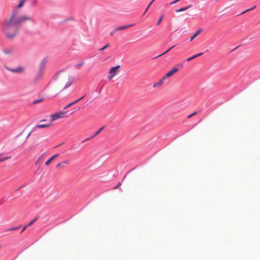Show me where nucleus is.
<instances>
[{
  "mask_svg": "<svg viewBox=\"0 0 260 260\" xmlns=\"http://www.w3.org/2000/svg\"><path fill=\"white\" fill-rule=\"evenodd\" d=\"M74 82V78L69 73L60 71L54 77V87L55 90L60 92L69 87Z\"/></svg>",
  "mask_w": 260,
  "mask_h": 260,
  "instance_id": "f257e3e1",
  "label": "nucleus"
},
{
  "mask_svg": "<svg viewBox=\"0 0 260 260\" xmlns=\"http://www.w3.org/2000/svg\"><path fill=\"white\" fill-rule=\"evenodd\" d=\"M18 25L15 18V15L12 14L10 18L5 22L3 27V30L8 38L12 39L17 35Z\"/></svg>",
  "mask_w": 260,
  "mask_h": 260,
  "instance_id": "f03ea898",
  "label": "nucleus"
},
{
  "mask_svg": "<svg viewBox=\"0 0 260 260\" xmlns=\"http://www.w3.org/2000/svg\"><path fill=\"white\" fill-rule=\"evenodd\" d=\"M18 12L17 10H15L12 13V15H15V18L16 20V22L18 23V24H20L26 21H31L32 20V18L28 16H23L21 17H18Z\"/></svg>",
  "mask_w": 260,
  "mask_h": 260,
  "instance_id": "7ed1b4c3",
  "label": "nucleus"
},
{
  "mask_svg": "<svg viewBox=\"0 0 260 260\" xmlns=\"http://www.w3.org/2000/svg\"><path fill=\"white\" fill-rule=\"evenodd\" d=\"M4 68L10 72L14 74H22L25 72V68L22 66H18L15 68H11L8 66H5Z\"/></svg>",
  "mask_w": 260,
  "mask_h": 260,
  "instance_id": "20e7f679",
  "label": "nucleus"
},
{
  "mask_svg": "<svg viewBox=\"0 0 260 260\" xmlns=\"http://www.w3.org/2000/svg\"><path fill=\"white\" fill-rule=\"evenodd\" d=\"M68 111H59L53 115H50L51 121H53L58 119L63 118L67 117Z\"/></svg>",
  "mask_w": 260,
  "mask_h": 260,
  "instance_id": "39448f33",
  "label": "nucleus"
},
{
  "mask_svg": "<svg viewBox=\"0 0 260 260\" xmlns=\"http://www.w3.org/2000/svg\"><path fill=\"white\" fill-rule=\"evenodd\" d=\"M120 65H117L115 67H112L109 71V76L108 78L109 80H111L114 76L119 72V69L120 68Z\"/></svg>",
  "mask_w": 260,
  "mask_h": 260,
  "instance_id": "423d86ee",
  "label": "nucleus"
},
{
  "mask_svg": "<svg viewBox=\"0 0 260 260\" xmlns=\"http://www.w3.org/2000/svg\"><path fill=\"white\" fill-rule=\"evenodd\" d=\"M46 63H47V60L46 59H43L40 63V67H39L40 71H39V78H41V77L43 74V70H44V68Z\"/></svg>",
  "mask_w": 260,
  "mask_h": 260,
  "instance_id": "0eeeda50",
  "label": "nucleus"
},
{
  "mask_svg": "<svg viewBox=\"0 0 260 260\" xmlns=\"http://www.w3.org/2000/svg\"><path fill=\"white\" fill-rule=\"evenodd\" d=\"M179 70V69L175 67L173 68L172 70L169 71L164 77L166 79L168 78H170L174 74L176 73Z\"/></svg>",
  "mask_w": 260,
  "mask_h": 260,
  "instance_id": "6e6552de",
  "label": "nucleus"
},
{
  "mask_svg": "<svg viewBox=\"0 0 260 260\" xmlns=\"http://www.w3.org/2000/svg\"><path fill=\"white\" fill-rule=\"evenodd\" d=\"M133 25L134 24H129V25H126L119 26V27H116L114 29V31H119V30L126 29L133 26Z\"/></svg>",
  "mask_w": 260,
  "mask_h": 260,
  "instance_id": "1a4fd4ad",
  "label": "nucleus"
},
{
  "mask_svg": "<svg viewBox=\"0 0 260 260\" xmlns=\"http://www.w3.org/2000/svg\"><path fill=\"white\" fill-rule=\"evenodd\" d=\"M166 79V78L163 77L161 79H160L157 82L155 83L153 87L154 88L160 87L163 83L164 81Z\"/></svg>",
  "mask_w": 260,
  "mask_h": 260,
  "instance_id": "9d476101",
  "label": "nucleus"
},
{
  "mask_svg": "<svg viewBox=\"0 0 260 260\" xmlns=\"http://www.w3.org/2000/svg\"><path fill=\"white\" fill-rule=\"evenodd\" d=\"M59 156L58 154H56L53 156H52L49 159H48L47 161L45 162V165L48 166L51 162H52L55 158Z\"/></svg>",
  "mask_w": 260,
  "mask_h": 260,
  "instance_id": "9b49d317",
  "label": "nucleus"
},
{
  "mask_svg": "<svg viewBox=\"0 0 260 260\" xmlns=\"http://www.w3.org/2000/svg\"><path fill=\"white\" fill-rule=\"evenodd\" d=\"M50 124H38L36 126V128H42L48 127L50 126Z\"/></svg>",
  "mask_w": 260,
  "mask_h": 260,
  "instance_id": "f8f14e48",
  "label": "nucleus"
},
{
  "mask_svg": "<svg viewBox=\"0 0 260 260\" xmlns=\"http://www.w3.org/2000/svg\"><path fill=\"white\" fill-rule=\"evenodd\" d=\"M104 129L103 127H101L91 138H87L85 140V141L89 140L91 138H94L96 136H97L98 134H100V133Z\"/></svg>",
  "mask_w": 260,
  "mask_h": 260,
  "instance_id": "ddd939ff",
  "label": "nucleus"
},
{
  "mask_svg": "<svg viewBox=\"0 0 260 260\" xmlns=\"http://www.w3.org/2000/svg\"><path fill=\"white\" fill-rule=\"evenodd\" d=\"M203 54V53H198L196 55H193L188 58H187L186 59V61H190V60H191L192 59L198 57V56H200L201 55H202Z\"/></svg>",
  "mask_w": 260,
  "mask_h": 260,
  "instance_id": "4468645a",
  "label": "nucleus"
},
{
  "mask_svg": "<svg viewBox=\"0 0 260 260\" xmlns=\"http://www.w3.org/2000/svg\"><path fill=\"white\" fill-rule=\"evenodd\" d=\"M202 30L201 29L198 30L191 37L190 41H192L194 38H195L199 34H200Z\"/></svg>",
  "mask_w": 260,
  "mask_h": 260,
  "instance_id": "2eb2a0df",
  "label": "nucleus"
},
{
  "mask_svg": "<svg viewBox=\"0 0 260 260\" xmlns=\"http://www.w3.org/2000/svg\"><path fill=\"white\" fill-rule=\"evenodd\" d=\"M190 7H191V6L189 5L186 7L182 8L180 9H178V10H176V12L178 13L180 12H182V11H185V10H187L188 9H189Z\"/></svg>",
  "mask_w": 260,
  "mask_h": 260,
  "instance_id": "dca6fc26",
  "label": "nucleus"
},
{
  "mask_svg": "<svg viewBox=\"0 0 260 260\" xmlns=\"http://www.w3.org/2000/svg\"><path fill=\"white\" fill-rule=\"evenodd\" d=\"M26 0H19V3L18 5V8H20L24 4Z\"/></svg>",
  "mask_w": 260,
  "mask_h": 260,
  "instance_id": "f3484780",
  "label": "nucleus"
},
{
  "mask_svg": "<svg viewBox=\"0 0 260 260\" xmlns=\"http://www.w3.org/2000/svg\"><path fill=\"white\" fill-rule=\"evenodd\" d=\"M76 103H77V101H74L70 104H69L68 105H67L64 108V109H67L69 107H70L71 106H72V105L75 104Z\"/></svg>",
  "mask_w": 260,
  "mask_h": 260,
  "instance_id": "a211bd4d",
  "label": "nucleus"
},
{
  "mask_svg": "<svg viewBox=\"0 0 260 260\" xmlns=\"http://www.w3.org/2000/svg\"><path fill=\"white\" fill-rule=\"evenodd\" d=\"M68 163V161H62V162H60V163H59L58 164H57V165L56 166V167L57 168H60L62 166V165L63 164H67Z\"/></svg>",
  "mask_w": 260,
  "mask_h": 260,
  "instance_id": "6ab92c4d",
  "label": "nucleus"
},
{
  "mask_svg": "<svg viewBox=\"0 0 260 260\" xmlns=\"http://www.w3.org/2000/svg\"><path fill=\"white\" fill-rule=\"evenodd\" d=\"M38 219V217H36L35 219L31 220L28 224V225L30 226L32 225L37 219Z\"/></svg>",
  "mask_w": 260,
  "mask_h": 260,
  "instance_id": "aec40b11",
  "label": "nucleus"
},
{
  "mask_svg": "<svg viewBox=\"0 0 260 260\" xmlns=\"http://www.w3.org/2000/svg\"><path fill=\"white\" fill-rule=\"evenodd\" d=\"M174 47V46H172V47L170 48H169V49H167V51H165V52H164V53H162L161 54L159 55H158V56H157L156 57H159V56H161V55H164V54H165L167 53V52H169V51H170L172 48H173Z\"/></svg>",
  "mask_w": 260,
  "mask_h": 260,
  "instance_id": "412c9836",
  "label": "nucleus"
},
{
  "mask_svg": "<svg viewBox=\"0 0 260 260\" xmlns=\"http://www.w3.org/2000/svg\"><path fill=\"white\" fill-rule=\"evenodd\" d=\"M164 16L161 15L160 18L159 19L158 21H157L156 25H158L161 22L162 19H163Z\"/></svg>",
  "mask_w": 260,
  "mask_h": 260,
  "instance_id": "4be33fe9",
  "label": "nucleus"
},
{
  "mask_svg": "<svg viewBox=\"0 0 260 260\" xmlns=\"http://www.w3.org/2000/svg\"><path fill=\"white\" fill-rule=\"evenodd\" d=\"M19 226H17V227H13V228H11L9 229H8V231H14V230H18L19 229Z\"/></svg>",
  "mask_w": 260,
  "mask_h": 260,
  "instance_id": "5701e85b",
  "label": "nucleus"
},
{
  "mask_svg": "<svg viewBox=\"0 0 260 260\" xmlns=\"http://www.w3.org/2000/svg\"><path fill=\"white\" fill-rule=\"evenodd\" d=\"M109 46V44H106L105 46L100 49V50L103 51L108 48Z\"/></svg>",
  "mask_w": 260,
  "mask_h": 260,
  "instance_id": "b1692460",
  "label": "nucleus"
},
{
  "mask_svg": "<svg viewBox=\"0 0 260 260\" xmlns=\"http://www.w3.org/2000/svg\"><path fill=\"white\" fill-rule=\"evenodd\" d=\"M84 64V61H82L80 63L77 64L76 65V67L79 68L80 67L82 66Z\"/></svg>",
  "mask_w": 260,
  "mask_h": 260,
  "instance_id": "393cba45",
  "label": "nucleus"
},
{
  "mask_svg": "<svg viewBox=\"0 0 260 260\" xmlns=\"http://www.w3.org/2000/svg\"><path fill=\"white\" fill-rule=\"evenodd\" d=\"M197 113V112H194V113H192L191 114H190V115H188V116H187V118H190V117H192V116H193V115H196Z\"/></svg>",
  "mask_w": 260,
  "mask_h": 260,
  "instance_id": "a878e982",
  "label": "nucleus"
},
{
  "mask_svg": "<svg viewBox=\"0 0 260 260\" xmlns=\"http://www.w3.org/2000/svg\"><path fill=\"white\" fill-rule=\"evenodd\" d=\"M255 7V6H254L253 8H252L251 9H247V10H245V11H244L242 14H243V13H246V12L249 11L253 9Z\"/></svg>",
  "mask_w": 260,
  "mask_h": 260,
  "instance_id": "bb28decb",
  "label": "nucleus"
},
{
  "mask_svg": "<svg viewBox=\"0 0 260 260\" xmlns=\"http://www.w3.org/2000/svg\"><path fill=\"white\" fill-rule=\"evenodd\" d=\"M84 96H85V95L84 96H83L82 97L80 98L79 99L76 100L75 101H77V103H78V102H79L81 100H82L84 98Z\"/></svg>",
  "mask_w": 260,
  "mask_h": 260,
  "instance_id": "cd10ccee",
  "label": "nucleus"
},
{
  "mask_svg": "<svg viewBox=\"0 0 260 260\" xmlns=\"http://www.w3.org/2000/svg\"><path fill=\"white\" fill-rule=\"evenodd\" d=\"M28 226H29V225H28V224L24 226V227L23 228L22 230L21 231V233H22Z\"/></svg>",
  "mask_w": 260,
  "mask_h": 260,
  "instance_id": "c85d7f7f",
  "label": "nucleus"
},
{
  "mask_svg": "<svg viewBox=\"0 0 260 260\" xmlns=\"http://www.w3.org/2000/svg\"><path fill=\"white\" fill-rule=\"evenodd\" d=\"M180 0H175L174 1V2H172L170 3V5H173V4H174L177 2H178Z\"/></svg>",
  "mask_w": 260,
  "mask_h": 260,
  "instance_id": "c756f323",
  "label": "nucleus"
},
{
  "mask_svg": "<svg viewBox=\"0 0 260 260\" xmlns=\"http://www.w3.org/2000/svg\"><path fill=\"white\" fill-rule=\"evenodd\" d=\"M176 66L180 67V68H182L183 67V64L182 63H178L177 64Z\"/></svg>",
  "mask_w": 260,
  "mask_h": 260,
  "instance_id": "7c9ffc66",
  "label": "nucleus"
},
{
  "mask_svg": "<svg viewBox=\"0 0 260 260\" xmlns=\"http://www.w3.org/2000/svg\"><path fill=\"white\" fill-rule=\"evenodd\" d=\"M116 31H114V30H113L112 31H111V32H110V35H111V36H113V35H114V32H116Z\"/></svg>",
  "mask_w": 260,
  "mask_h": 260,
  "instance_id": "2f4dec72",
  "label": "nucleus"
},
{
  "mask_svg": "<svg viewBox=\"0 0 260 260\" xmlns=\"http://www.w3.org/2000/svg\"><path fill=\"white\" fill-rule=\"evenodd\" d=\"M120 185H121V182H118V183L117 184V186H115V187H114V188H117V187L119 186Z\"/></svg>",
  "mask_w": 260,
  "mask_h": 260,
  "instance_id": "473e14b6",
  "label": "nucleus"
},
{
  "mask_svg": "<svg viewBox=\"0 0 260 260\" xmlns=\"http://www.w3.org/2000/svg\"><path fill=\"white\" fill-rule=\"evenodd\" d=\"M41 157H42V156H40L38 158V160H37V161H40L41 159Z\"/></svg>",
  "mask_w": 260,
  "mask_h": 260,
  "instance_id": "72a5a7b5",
  "label": "nucleus"
},
{
  "mask_svg": "<svg viewBox=\"0 0 260 260\" xmlns=\"http://www.w3.org/2000/svg\"><path fill=\"white\" fill-rule=\"evenodd\" d=\"M149 8V6H148L147 7V8H146V9L145 10V12H144V14L147 12V11L148 10V8Z\"/></svg>",
  "mask_w": 260,
  "mask_h": 260,
  "instance_id": "f704fd0d",
  "label": "nucleus"
},
{
  "mask_svg": "<svg viewBox=\"0 0 260 260\" xmlns=\"http://www.w3.org/2000/svg\"><path fill=\"white\" fill-rule=\"evenodd\" d=\"M153 2V1H152L151 2V3H150L149 5L148 6H149V7L150 6V5L152 4V3Z\"/></svg>",
  "mask_w": 260,
  "mask_h": 260,
  "instance_id": "c9c22d12",
  "label": "nucleus"
},
{
  "mask_svg": "<svg viewBox=\"0 0 260 260\" xmlns=\"http://www.w3.org/2000/svg\"><path fill=\"white\" fill-rule=\"evenodd\" d=\"M45 121H46V120H45V119H44V120H41V122Z\"/></svg>",
  "mask_w": 260,
  "mask_h": 260,
  "instance_id": "e433bc0d",
  "label": "nucleus"
},
{
  "mask_svg": "<svg viewBox=\"0 0 260 260\" xmlns=\"http://www.w3.org/2000/svg\"><path fill=\"white\" fill-rule=\"evenodd\" d=\"M5 53H7V54L8 53V52H7V51H5Z\"/></svg>",
  "mask_w": 260,
  "mask_h": 260,
  "instance_id": "4c0bfd02",
  "label": "nucleus"
},
{
  "mask_svg": "<svg viewBox=\"0 0 260 260\" xmlns=\"http://www.w3.org/2000/svg\"><path fill=\"white\" fill-rule=\"evenodd\" d=\"M38 163H39V161H37L36 162V164H37Z\"/></svg>",
  "mask_w": 260,
  "mask_h": 260,
  "instance_id": "58836bf2",
  "label": "nucleus"
}]
</instances>
